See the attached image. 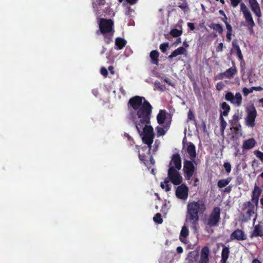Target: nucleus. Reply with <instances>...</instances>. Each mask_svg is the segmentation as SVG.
Instances as JSON below:
<instances>
[{
  "label": "nucleus",
  "instance_id": "nucleus-57",
  "mask_svg": "<svg viewBox=\"0 0 263 263\" xmlns=\"http://www.w3.org/2000/svg\"><path fill=\"white\" fill-rule=\"evenodd\" d=\"M232 190V186H227L224 189V192H226V193H230Z\"/></svg>",
  "mask_w": 263,
  "mask_h": 263
},
{
  "label": "nucleus",
  "instance_id": "nucleus-20",
  "mask_svg": "<svg viewBox=\"0 0 263 263\" xmlns=\"http://www.w3.org/2000/svg\"><path fill=\"white\" fill-rule=\"evenodd\" d=\"M199 258V253L196 250H194L189 252L186 259L188 263H197V260Z\"/></svg>",
  "mask_w": 263,
  "mask_h": 263
},
{
  "label": "nucleus",
  "instance_id": "nucleus-47",
  "mask_svg": "<svg viewBox=\"0 0 263 263\" xmlns=\"http://www.w3.org/2000/svg\"><path fill=\"white\" fill-rule=\"evenodd\" d=\"M187 119L189 120H195V117L193 111L191 110H190L187 114Z\"/></svg>",
  "mask_w": 263,
  "mask_h": 263
},
{
  "label": "nucleus",
  "instance_id": "nucleus-24",
  "mask_svg": "<svg viewBox=\"0 0 263 263\" xmlns=\"http://www.w3.org/2000/svg\"><path fill=\"white\" fill-rule=\"evenodd\" d=\"M186 52V49L183 47H180L175 50H174L172 53L168 56L169 60L173 59V58L176 57L178 55L184 54Z\"/></svg>",
  "mask_w": 263,
  "mask_h": 263
},
{
  "label": "nucleus",
  "instance_id": "nucleus-41",
  "mask_svg": "<svg viewBox=\"0 0 263 263\" xmlns=\"http://www.w3.org/2000/svg\"><path fill=\"white\" fill-rule=\"evenodd\" d=\"M169 47V43L166 42L164 43L161 44L160 45V49L161 50V51L163 53H165L167 48Z\"/></svg>",
  "mask_w": 263,
  "mask_h": 263
},
{
  "label": "nucleus",
  "instance_id": "nucleus-31",
  "mask_svg": "<svg viewBox=\"0 0 263 263\" xmlns=\"http://www.w3.org/2000/svg\"><path fill=\"white\" fill-rule=\"evenodd\" d=\"M240 119L241 117L239 116V112L237 110V111L233 115L232 120L229 121V122L232 125H237V124H240L239 120Z\"/></svg>",
  "mask_w": 263,
  "mask_h": 263
},
{
  "label": "nucleus",
  "instance_id": "nucleus-33",
  "mask_svg": "<svg viewBox=\"0 0 263 263\" xmlns=\"http://www.w3.org/2000/svg\"><path fill=\"white\" fill-rule=\"evenodd\" d=\"M244 17L249 26L250 28H252L255 26V23L253 20L251 13L246 15H244Z\"/></svg>",
  "mask_w": 263,
  "mask_h": 263
},
{
  "label": "nucleus",
  "instance_id": "nucleus-42",
  "mask_svg": "<svg viewBox=\"0 0 263 263\" xmlns=\"http://www.w3.org/2000/svg\"><path fill=\"white\" fill-rule=\"evenodd\" d=\"M253 92V90L252 89V87L250 88H248L247 87H244L242 89V92L245 96L247 97L249 93Z\"/></svg>",
  "mask_w": 263,
  "mask_h": 263
},
{
  "label": "nucleus",
  "instance_id": "nucleus-29",
  "mask_svg": "<svg viewBox=\"0 0 263 263\" xmlns=\"http://www.w3.org/2000/svg\"><path fill=\"white\" fill-rule=\"evenodd\" d=\"M106 3L105 0H97L95 3H93V7L97 13H100V8L101 6L105 5Z\"/></svg>",
  "mask_w": 263,
  "mask_h": 263
},
{
  "label": "nucleus",
  "instance_id": "nucleus-55",
  "mask_svg": "<svg viewBox=\"0 0 263 263\" xmlns=\"http://www.w3.org/2000/svg\"><path fill=\"white\" fill-rule=\"evenodd\" d=\"M232 33H227L226 34V37L228 41L230 42L231 40Z\"/></svg>",
  "mask_w": 263,
  "mask_h": 263
},
{
  "label": "nucleus",
  "instance_id": "nucleus-64",
  "mask_svg": "<svg viewBox=\"0 0 263 263\" xmlns=\"http://www.w3.org/2000/svg\"><path fill=\"white\" fill-rule=\"evenodd\" d=\"M252 263H261V262L257 259H254Z\"/></svg>",
  "mask_w": 263,
  "mask_h": 263
},
{
  "label": "nucleus",
  "instance_id": "nucleus-51",
  "mask_svg": "<svg viewBox=\"0 0 263 263\" xmlns=\"http://www.w3.org/2000/svg\"><path fill=\"white\" fill-rule=\"evenodd\" d=\"M223 84L222 83V82H221L217 83L216 88L217 90H220L223 88Z\"/></svg>",
  "mask_w": 263,
  "mask_h": 263
},
{
  "label": "nucleus",
  "instance_id": "nucleus-52",
  "mask_svg": "<svg viewBox=\"0 0 263 263\" xmlns=\"http://www.w3.org/2000/svg\"><path fill=\"white\" fill-rule=\"evenodd\" d=\"M187 25L191 30H195V27L194 26V23L189 22L187 23Z\"/></svg>",
  "mask_w": 263,
  "mask_h": 263
},
{
  "label": "nucleus",
  "instance_id": "nucleus-26",
  "mask_svg": "<svg viewBox=\"0 0 263 263\" xmlns=\"http://www.w3.org/2000/svg\"><path fill=\"white\" fill-rule=\"evenodd\" d=\"M230 254V249L229 247L223 246L221 252V261L222 263H226Z\"/></svg>",
  "mask_w": 263,
  "mask_h": 263
},
{
  "label": "nucleus",
  "instance_id": "nucleus-45",
  "mask_svg": "<svg viewBox=\"0 0 263 263\" xmlns=\"http://www.w3.org/2000/svg\"><path fill=\"white\" fill-rule=\"evenodd\" d=\"M138 157L139 159L143 162L144 164H146V156L145 155L141 154L140 152L138 151Z\"/></svg>",
  "mask_w": 263,
  "mask_h": 263
},
{
  "label": "nucleus",
  "instance_id": "nucleus-62",
  "mask_svg": "<svg viewBox=\"0 0 263 263\" xmlns=\"http://www.w3.org/2000/svg\"><path fill=\"white\" fill-rule=\"evenodd\" d=\"M194 186H196L197 185V182H199V179L198 178H196L194 179Z\"/></svg>",
  "mask_w": 263,
  "mask_h": 263
},
{
  "label": "nucleus",
  "instance_id": "nucleus-9",
  "mask_svg": "<svg viewBox=\"0 0 263 263\" xmlns=\"http://www.w3.org/2000/svg\"><path fill=\"white\" fill-rule=\"evenodd\" d=\"M257 116V111L252 105L247 110V115L246 118V124L251 127L255 126V120Z\"/></svg>",
  "mask_w": 263,
  "mask_h": 263
},
{
  "label": "nucleus",
  "instance_id": "nucleus-16",
  "mask_svg": "<svg viewBox=\"0 0 263 263\" xmlns=\"http://www.w3.org/2000/svg\"><path fill=\"white\" fill-rule=\"evenodd\" d=\"M249 3L253 13L258 17H260L262 15L257 0H249Z\"/></svg>",
  "mask_w": 263,
  "mask_h": 263
},
{
  "label": "nucleus",
  "instance_id": "nucleus-39",
  "mask_svg": "<svg viewBox=\"0 0 263 263\" xmlns=\"http://www.w3.org/2000/svg\"><path fill=\"white\" fill-rule=\"evenodd\" d=\"M153 220L155 222L158 224H161L163 222V219L161 218V215L159 213H157L155 215V216L153 217Z\"/></svg>",
  "mask_w": 263,
  "mask_h": 263
},
{
  "label": "nucleus",
  "instance_id": "nucleus-6",
  "mask_svg": "<svg viewBox=\"0 0 263 263\" xmlns=\"http://www.w3.org/2000/svg\"><path fill=\"white\" fill-rule=\"evenodd\" d=\"M220 212L219 207H214L208 217L204 220V224L210 228L217 227L220 220Z\"/></svg>",
  "mask_w": 263,
  "mask_h": 263
},
{
  "label": "nucleus",
  "instance_id": "nucleus-28",
  "mask_svg": "<svg viewBox=\"0 0 263 263\" xmlns=\"http://www.w3.org/2000/svg\"><path fill=\"white\" fill-rule=\"evenodd\" d=\"M127 43L126 41L121 37H117L115 40V45L117 46V49L121 50L123 49Z\"/></svg>",
  "mask_w": 263,
  "mask_h": 263
},
{
  "label": "nucleus",
  "instance_id": "nucleus-11",
  "mask_svg": "<svg viewBox=\"0 0 263 263\" xmlns=\"http://www.w3.org/2000/svg\"><path fill=\"white\" fill-rule=\"evenodd\" d=\"M169 167H174V168L180 170L181 168V159L178 153L174 154L171 157V160L169 163Z\"/></svg>",
  "mask_w": 263,
  "mask_h": 263
},
{
  "label": "nucleus",
  "instance_id": "nucleus-17",
  "mask_svg": "<svg viewBox=\"0 0 263 263\" xmlns=\"http://www.w3.org/2000/svg\"><path fill=\"white\" fill-rule=\"evenodd\" d=\"M209 248L205 246L202 248L201 251L200 258L198 263H209Z\"/></svg>",
  "mask_w": 263,
  "mask_h": 263
},
{
  "label": "nucleus",
  "instance_id": "nucleus-14",
  "mask_svg": "<svg viewBox=\"0 0 263 263\" xmlns=\"http://www.w3.org/2000/svg\"><path fill=\"white\" fill-rule=\"evenodd\" d=\"M243 210L248 208L246 212L247 220H250L251 217L255 214L254 205L250 201L246 202L243 204Z\"/></svg>",
  "mask_w": 263,
  "mask_h": 263
},
{
  "label": "nucleus",
  "instance_id": "nucleus-21",
  "mask_svg": "<svg viewBox=\"0 0 263 263\" xmlns=\"http://www.w3.org/2000/svg\"><path fill=\"white\" fill-rule=\"evenodd\" d=\"M220 108V116L227 117L231 109L230 105L227 102H223L221 104Z\"/></svg>",
  "mask_w": 263,
  "mask_h": 263
},
{
  "label": "nucleus",
  "instance_id": "nucleus-44",
  "mask_svg": "<svg viewBox=\"0 0 263 263\" xmlns=\"http://www.w3.org/2000/svg\"><path fill=\"white\" fill-rule=\"evenodd\" d=\"M223 166L225 168L226 171L229 173L231 171V165L229 162H225L223 164Z\"/></svg>",
  "mask_w": 263,
  "mask_h": 263
},
{
  "label": "nucleus",
  "instance_id": "nucleus-53",
  "mask_svg": "<svg viewBox=\"0 0 263 263\" xmlns=\"http://www.w3.org/2000/svg\"><path fill=\"white\" fill-rule=\"evenodd\" d=\"M252 89L256 91H262L263 90V88L261 86H253L251 87Z\"/></svg>",
  "mask_w": 263,
  "mask_h": 263
},
{
  "label": "nucleus",
  "instance_id": "nucleus-30",
  "mask_svg": "<svg viewBox=\"0 0 263 263\" xmlns=\"http://www.w3.org/2000/svg\"><path fill=\"white\" fill-rule=\"evenodd\" d=\"M232 180L231 177H228L225 179H220L217 182V186L219 188L226 187Z\"/></svg>",
  "mask_w": 263,
  "mask_h": 263
},
{
  "label": "nucleus",
  "instance_id": "nucleus-48",
  "mask_svg": "<svg viewBox=\"0 0 263 263\" xmlns=\"http://www.w3.org/2000/svg\"><path fill=\"white\" fill-rule=\"evenodd\" d=\"M224 24L226 26V28L227 29V33H232V26L229 24V23L227 21H224Z\"/></svg>",
  "mask_w": 263,
  "mask_h": 263
},
{
  "label": "nucleus",
  "instance_id": "nucleus-49",
  "mask_svg": "<svg viewBox=\"0 0 263 263\" xmlns=\"http://www.w3.org/2000/svg\"><path fill=\"white\" fill-rule=\"evenodd\" d=\"M101 73L104 77H107L108 75V71L105 67H102L101 69Z\"/></svg>",
  "mask_w": 263,
  "mask_h": 263
},
{
  "label": "nucleus",
  "instance_id": "nucleus-43",
  "mask_svg": "<svg viewBox=\"0 0 263 263\" xmlns=\"http://www.w3.org/2000/svg\"><path fill=\"white\" fill-rule=\"evenodd\" d=\"M241 126L240 124H237V125H232V127L230 129H233L235 133H237L239 131L241 130Z\"/></svg>",
  "mask_w": 263,
  "mask_h": 263
},
{
  "label": "nucleus",
  "instance_id": "nucleus-5",
  "mask_svg": "<svg viewBox=\"0 0 263 263\" xmlns=\"http://www.w3.org/2000/svg\"><path fill=\"white\" fill-rule=\"evenodd\" d=\"M179 170L174 167H169L167 171V177L164 179L163 183H161V187L165 189L166 192H168L171 189V185L169 182L176 185L180 184L182 182V177L178 172Z\"/></svg>",
  "mask_w": 263,
  "mask_h": 263
},
{
  "label": "nucleus",
  "instance_id": "nucleus-2",
  "mask_svg": "<svg viewBox=\"0 0 263 263\" xmlns=\"http://www.w3.org/2000/svg\"><path fill=\"white\" fill-rule=\"evenodd\" d=\"M134 124L138 133L141 136L143 142L147 145V146L142 147V150L147 151V153L149 154L155 137L153 127L148 125V124H142L140 121L135 122Z\"/></svg>",
  "mask_w": 263,
  "mask_h": 263
},
{
  "label": "nucleus",
  "instance_id": "nucleus-25",
  "mask_svg": "<svg viewBox=\"0 0 263 263\" xmlns=\"http://www.w3.org/2000/svg\"><path fill=\"white\" fill-rule=\"evenodd\" d=\"M166 111L164 109H161L159 111L157 116V122L159 125H163L166 119Z\"/></svg>",
  "mask_w": 263,
  "mask_h": 263
},
{
  "label": "nucleus",
  "instance_id": "nucleus-40",
  "mask_svg": "<svg viewBox=\"0 0 263 263\" xmlns=\"http://www.w3.org/2000/svg\"><path fill=\"white\" fill-rule=\"evenodd\" d=\"M254 155H255L256 157L261 161V162L263 164V152L259 150H255L254 151Z\"/></svg>",
  "mask_w": 263,
  "mask_h": 263
},
{
  "label": "nucleus",
  "instance_id": "nucleus-35",
  "mask_svg": "<svg viewBox=\"0 0 263 263\" xmlns=\"http://www.w3.org/2000/svg\"><path fill=\"white\" fill-rule=\"evenodd\" d=\"M224 116H220L219 117V120H220V129L221 133H223L224 131L226 129V127L227 126V123L226 121H225L224 118Z\"/></svg>",
  "mask_w": 263,
  "mask_h": 263
},
{
  "label": "nucleus",
  "instance_id": "nucleus-13",
  "mask_svg": "<svg viewBox=\"0 0 263 263\" xmlns=\"http://www.w3.org/2000/svg\"><path fill=\"white\" fill-rule=\"evenodd\" d=\"M237 70L235 66H232L231 68L227 69L224 72L219 73L218 75L219 79H223V78L231 79L234 77V76L237 73Z\"/></svg>",
  "mask_w": 263,
  "mask_h": 263
},
{
  "label": "nucleus",
  "instance_id": "nucleus-63",
  "mask_svg": "<svg viewBox=\"0 0 263 263\" xmlns=\"http://www.w3.org/2000/svg\"><path fill=\"white\" fill-rule=\"evenodd\" d=\"M181 42V38L179 37L177 39V40L175 42V44L178 45V44L180 43Z\"/></svg>",
  "mask_w": 263,
  "mask_h": 263
},
{
  "label": "nucleus",
  "instance_id": "nucleus-23",
  "mask_svg": "<svg viewBox=\"0 0 263 263\" xmlns=\"http://www.w3.org/2000/svg\"><path fill=\"white\" fill-rule=\"evenodd\" d=\"M232 47L234 50L236 51V54L239 59L241 61V64H242V62L243 64H245V62L243 58V55L242 54L239 45L237 44L236 40H233L232 42Z\"/></svg>",
  "mask_w": 263,
  "mask_h": 263
},
{
  "label": "nucleus",
  "instance_id": "nucleus-61",
  "mask_svg": "<svg viewBox=\"0 0 263 263\" xmlns=\"http://www.w3.org/2000/svg\"><path fill=\"white\" fill-rule=\"evenodd\" d=\"M179 7L182 10H185L186 8H187V5L185 4L184 5H180Z\"/></svg>",
  "mask_w": 263,
  "mask_h": 263
},
{
  "label": "nucleus",
  "instance_id": "nucleus-12",
  "mask_svg": "<svg viewBox=\"0 0 263 263\" xmlns=\"http://www.w3.org/2000/svg\"><path fill=\"white\" fill-rule=\"evenodd\" d=\"M247 238V235L245 232L239 229H236L230 235L231 240L243 241L246 240Z\"/></svg>",
  "mask_w": 263,
  "mask_h": 263
},
{
  "label": "nucleus",
  "instance_id": "nucleus-10",
  "mask_svg": "<svg viewBox=\"0 0 263 263\" xmlns=\"http://www.w3.org/2000/svg\"><path fill=\"white\" fill-rule=\"evenodd\" d=\"M189 188L184 183L179 185L176 190V197L180 199L185 200L187 198Z\"/></svg>",
  "mask_w": 263,
  "mask_h": 263
},
{
  "label": "nucleus",
  "instance_id": "nucleus-19",
  "mask_svg": "<svg viewBox=\"0 0 263 263\" xmlns=\"http://www.w3.org/2000/svg\"><path fill=\"white\" fill-rule=\"evenodd\" d=\"M186 152L189 155L191 160L194 161L196 157L197 154L195 146L193 143H189L186 148Z\"/></svg>",
  "mask_w": 263,
  "mask_h": 263
},
{
  "label": "nucleus",
  "instance_id": "nucleus-1",
  "mask_svg": "<svg viewBox=\"0 0 263 263\" xmlns=\"http://www.w3.org/2000/svg\"><path fill=\"white\" fill-rule=\"evenodd\" d=\"M128 109H133L129 114V119L134 123L139 119L142 124H149L152 112V106L143 97L136 96L131 98L128 102Z\"/></svg>",
  "mask_w": 263,
  "mask_h": 263
},
{
  "label": "nucleus",
  "instance_id": "nucleus-46",
  "mask_svg": "<svg viewBox=\"0 0 263 263\" xmlns=\"http://www.w3.org/2000/svg\"><path fill=\"white\" fill-rule=\"evenodd\" d=\"M241 0H230L231 4L233 7H236L241 2Z\"/></svg>",
  "mask_w": 263,
  "mask_h": 263
},
{
  "label": "nucleus",
  "instance_id": "nucleus-3",
  "mask_svg": "<svg viewBox=\"0 0 263 263\" xmlns=\"http://www.w3.org/2000/svg\"><path fill=\"white\" fill-rule=\"evenodd\" d=\"M205 210L206 206L202 200L189 202L187 205L186 220L189 221L193 227H195L199 219V212L200 211L203 213Z\"/></svg>",
  "mask_w": 263,
  "mask_h": 263
},
{
  "label": "nucleus",
  "instance_id": "nucleus-32",
  "mask_svg": "<svg viewBox=\"0 0 263 263\" xmlns=\"http://www.w3.org/2000/svg\"><path fill=\"white\" fill-rule=\"evenodd\" d=\"M170 127V124L168 123H166L164 125V127H161L159 126H157L156 128L157 130V135L158 136H163L165 134L166 131L164 129L167 130Z\"/></svg>",
  "mask_w": 263,
  "mask_h": 263
},
{
  "label": "nucleus",
  "instance_id": "nucleus-27",
  "mask_svg": "<svg viewBox=\"0 0 263 263\" xmlns=\"http://www.w3.org/2000/svg\"><path fill=\"white\" fill-rule=\"evenodd\" d=\"M159 53L156 50H152L150 53V58L151 59L152 63L156 65H158Z\"/></svg>",
  "mask_w": 263,
  "mask_h": 263
},
{
  "label": "nucleus",
  "instance_id": "nucleus-50",
  "mask_svg": "<svg viewBox=\"0 0 263 263\" xmlns=\"http://www.w3.org/2000/svg\"><path fill=\"white\" fill-rule=\"evenodd\" d=\"M223 49V44L222 43H219L217 47L216 48V51L217 52H221Z\"/></svg>",
  "mask_w": 263,
  "mask_h": 263
},
{
  "label": "nucleus",
  "instance_id": "nucleus-7",
  "mask_svg": "<svg viewBox=\"0 0 263 263\" xmlns=\"http://www.w3.org/2000/svg\"><path fill=\"white\" fill-rule=\"evenodd\" d=\"M192 160H184L183 161V171L184 176L186 180H190L192 179L196 172V167Z\"/></svg>",
  "mask_w": 263,
  "mask_h": 263
},
{
  "label": "nucleus",
  "instance_id": "nucleus-8",
  "mask_svg": "<svg viewBox=\"0 0 263 263\" xmlns=\"http://www.w3.org/2000/svg\"><path fill=\"white\" fill-rule=\"evenodd\" d=\"M224 98L236 107L240 106L242 104V98L240 92H236L234 96L232 92L228 91L226 93Z\"/></svg>",
  "mask_w": 263,
  "mask_h": 263
},
{
  "label": "nucleus",
  "instance_id": "nucleus-37",
  "mask_svg": "<svg viewBox=\"0 0 263 263\" xmlns=\"http://www.w3.org/2000/svg\"><path fill=\"white\" fill-rule=\"evenodd\" d=\"M182 33V30H179L177 29H173L170 31V34L175 37L180 36Z\"/></svg>",
  "mask_w": 263,
  "mask_h": 263
},
{
  "label": "nucleus",
  "instance_id": "nucleus-22",
  "mask_svg": "<svg viewBox=\"0 0 263 263\" xmlns=\"http://www.w3.org/2000/svg\"><path fill=\"white\" fill-rule=\"evenodd\" d=\"M256 143L255 140L251 138L243 141L242 148L243 149H250L254 147Z\"/></svg>",
  "mask_w": 263,
  "mask_h": 263
},
{
  "label": "nucleus",
  "instance_id": "nucleus-58",
  "mask_svg": "<svg viewBox=\"0 0 263 263\" xmlns=\"http://www.w3.org/2000/svg\"><path fill=\"white\" fill-rule=\"evenodd\" d=\"M166 258L165 254L164 255H162L160 259V263H163L164 262V259Z\"/></svg>",
  "mask_w": 263,
  "mask_h": 263
},
{
  "label": "nucleus",
  "instance_id": "nucleus-34",
  "mask_svg": "<svg viewBox=\"0 0 263 263\" xmlns=\"http://www.w3.org/2000/svg\"><path fill=\"white\" fill-rule=\"evenodd\" d=\"M210 27L217 31L220 34H222L223 32V28L222 26L219 24H212L210 26Z\"/></svg>",
  "mask_w": 263,
  "mask_h": 263
},
{
  "label": "nucleus",
  "instance_id": "nucleus-56",
  "mask_svg": "<svg viewBox=\"0 0 263 263\" xmlns=\"http://www.w3.org/2000/svg\"><path fill=\"white\" fill-rule=\"evenodd\" d=\"M177 252L178 254H181L183 252V248L181 247H178L176 249Z\"/></svg>",
  "mask_w": 263,
  "mask_h": 263
},
{
  "label": "nucleus",
  "instance_id": "nucleus-36",
  "mask_svg": "<svg viewBox=\"0 0 263 263\" xmlns=\"http://www.w3.org/2000/svg\"><path fill=\"white\" fill-rule=\"evenodd\" d=\"M189 235V230L185 226H183L182 228L180 234V239L181 241H183L182 238H186Z\"/></svg>",
  "mask_w": 263,
  "mask_h": 263
},
{
  "label": "nucleus",
  "instance_id": "nucleus-15",
  "mask_svg": "<svg viewBox=\"0 0 263 263\" xmlns=\"http://www.w3.org/2000/svg\"><path fill=\"white\" fill-rule=\"evenodd\" d=\"M261 189L258 186L255 184L251 195L252 203H254L256 205H257L258 203L259 197L261 194Z\"/></svg>",
  "mask_w": 263,
  "mask_h": 263
},
{
  "label": "nucleus",
  "instance_id": "nucleus-54",
  "mask_svg": "<svg viewBox=\"0 0 263 263\" xmlns=\"http://www.w3.org/2000/svg\"><path fill=\"white\" fill-rule=\"evenodd\" d=\"M138 0H125V2H127V3L129 4L130 5H134L137 3Z\"/></svg>",
  "mask_w": 263,
  "mask_h": 263
},
{
  "label": "nucleus",
  "instance_id": "nucleus-38",
  "mask_svg": "<svg viewBox=\"0 0 263 263\" xmlns=\"http://www.w3.org/2000/svg\"><path fill=\"white\" fill-rule=\"evenodd\" d=\"M240 10L242 12L243 15H246L251 12L248 10V8L243 3H241L240 4Z\"/></svg>",
  "mask_w": 263,
  "mask_h": 263
},
{
  "label": "nucleus",
  "instance_id": "nucleus-59",
  "mask_svg": "<svg viewBox=\"0 0 263 263\" xmlns=\"http://www.w3.org/2000/svg\"><path fill=\"white\" fill-rule=\"evenodd\" d=\"M219 13L220 15H221L223 16L224 17H225L226 19H228V18H227L225 13L224 12V11L222 10H219Z\"/></svg>",
  "mask_w": 263,
  "mask_h": 263
},
{
  "label": "nucleus",
  "instance_id": "nucleus-60",
  "mask_svg": "<svg viewBox=\"0 0 263 263\" xmlns=\"http://www.w3.org/2000/svg\"><path fill=\"white\" fill-rule=\"evenodd\" d=\"M119 89H120V91L123 95H125L126 94L125 90H124V89L123 88V87L122 86Z\"/></svg>",
  "mask_w": 263,
  "mask_h": 263
},
{
  "label": "nucleus",
  "instance_id": "nucleus-4",
  "mask_svg": "<svg viewBox=\"0 0 263 263\" xmlns=\"http://www.w3.org/2000/svg\"><path fill=\"white\" fill-rule=\"evenodd\" d=\"M99 29L97 30V35L102 34L104 41L107 44L112 42V37L115 32L114 22L111 19L100 18L98 22Z\"/></svg>",
  "mask_w": 263,
  "mask_h": 263
},
{
  "label": "nucleus",
  "instance_id": "nucleus-18",
  "mask_svg": "<svg viewBox=\"0 0 263 263\" xmlns=\"http://www.w3.org/2000/svg\"><path fill=\"white\" fill-rule=\"evenodd\" d=\"M258 236H263V228L262 226L260 224H256L254 226V230L250 235L251 238Z\"/></svg>",
  "mask_w": 263,
  "mask_h": 263
}]
</instances>
